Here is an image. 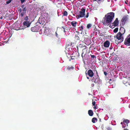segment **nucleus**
<instances>
[{"label": "nucleus", "instance_id": "29", "mask_svg": "<svg viewBox=\"0 0 130 130\" xmlns=\"http://www.w3.org/2000/svg\"><path fill=\"white\" fill-rule=\"evenodd\" d=\"M12 0H9V1H7L6 2V3L7 4H9L10 3L11 1Z\"/></svg>", "mask_w": 130, "mask_h": 130}, {"label": "nucleus", "instance_id": "39", "mask_svg": "<svg viewBox=\"0 0 130 130\" xmlns=\"http://www.w3.org/2000/svg\"><path fill=\"white\" fill-rule=\"evenodd\" d=\"M82 46V44H79V47H81V46Z\"/></svg>", "mask_w": 130, "mask_h": 130}, {"label": "nucleus", "instance_id": "23", "mask_svg": "<svg viewBox=\"0 0 130 130\" xmlns=\"http://www.w3.org/2000/svg\"><path fill=\"white\" fill-rule=\"evenodd\" d=\"M91 26V25L90 24H88L87 25V27L88 28H90Z\"/></svg>", "mask_w": 130, "mask_h": 130}, {"label": "nucleus", "instance_id": "14", "mask_svg": "<svg viewBox=\"0 0 130 130\" xmlns=\"http://www.w3.org/2000/svg\"><path fill=\"white\" fill-rule=\"evenodd\" d=\"M110 45V43L108 41H106L104 43V46L105 47H108Z\"/></svg>", "mask_w": 130, "mask_h": 130}, {"label": "nucleus", "instance_id": "17", "mask_svg": "<svg viewBox=\"0 0 130 130\" xmlns=\"http://www.w3.org/2000/svg\"><path fill=\"white\" fill-rule=\"evenodd\" d=\"M88 114L90 116H92L93 114L92 110H89L88 111Z\"/></svg>", "mask_w": 130, "mask_h": 130}, {"label": "nucleus", "instance_id": "12", "mask_svg": "<svg viewBox=\"0 0 130 130\" xmlns=\"http://www.w3.org/2000/svg\"><path fill=\"white\" fill-rule=\"evenodd\" d=\"M99 79L98 76V75L96 77H93V78L91 80L92 82H94V83H97L98 80Z\"/></svg>", "mask_w": 130, "mask_h": 130}, {"label": "nucleus", "instance_id": "1", "mask_svg": "<svg viewBox=\"0 0 130 130\" xmlns=\"http://www.w3.org/2000/svg\"><path fill=\"white\" fill-rule=\"evenodd\" d=\"M114 16L115 13L113 12L108 13L105 15L104 18V20H103L102 23L104 25H108L111 23Z\"/></svg>", "mask_w": 130, "mask_h": 130}, {"label": "nucleus", "instance_id": "37", "mask_svg": "<svg viewBox=\"0 0 130 130\" xmlns=\"http://www.w3.org/2000/svg\"><path fill=\"white\" fill-rule=\"evenodd\" d=\"M98 107L97 106H94V108L95 109H97L98 108Z\"/></svg>", "mask_w": 130, "mask_h": 130}, {"label": "nucleus", "instance_id": "30", "mask_svg": "<svg viewBox=\"0 0 130 130\" xmlns=\"http://www.w3.org/2000/svg\"><path fill=\"white\" fill-rule=\"evenodd\" d=\"M21 2V4H23L25 1L26 0H20Z\"/></svg>", "mask_w": 130, "mask_h": 130}, {"label": "nucleus", "instance_id": "24", "mask_svg": "<svg viewBox=\"0 0 130 130\" xmlns=\"http://www.w3.org/2000/svg\"><path fill=\"white\" fill-rule=\"evenodd\" d=\"M28 16H26L24 18V20L26 21H28Z\"/></svg>", "mask_w": 130, "mask_h": 130}, {"label": "nucleus", "instance_id": "38", "mask_svg": "<svg viewBox=\"0 0 130 130\" xmlns=\"http://www.w3.org/2000/svg\"><path fill=\"white\" fill-rule=\"evenodd\" d=\"M88 16H89V13H87V15H86V17L87 18H88Z\"/></svg>", "mask_w": 130, "mask_h": 130}, {"label": "nucleus", "instance_id": "8", "mask_svg": "<svg viewBox=\"0 0 130 130\" xmlns=\"http://www.w3.org/2000/svg\"><path fill=\"white\" fill-rule=\"evenodd\" d=\"M129 122V120L126 119L124 120L123 122H121V124L122 125V127L123 128H124L126 126H128V124Z\"/></svg>", "mask_w": 130, "mask_h": 130}, {"label": "nucleus", "instance_id": "27", "mask_svg": "<svg viewBox=\"0 0 130 130\" xmlns=\"http://www.w3.org/2000/svg\"><path fill=\"white\" fill-rule=\"evenodd\" d=\"M98 82L97 83L99 84L101 82V80L99 79H99L98 80Z\"/></svg>", "mask_w": 130, "mask_h": 130}, {"label": "nucleus", "instance_id": "36", "mask_svg": "<svg viewBox=\"0 0 130 130\" xmlns=\"http://www.w3.org/2000/svg\"><path fill=\"white\" fill-rule=\"evenodd\" d=\"M104 74L106 75L107 74V72H104Z\"/></svg>", "mask_w": 130, "mask_h": 130}, {"label": "nucleus", "instance_id": "15", "mask_svg": "<svg viewBox=\"0 0 130 130\" xmlns=\"http://www.w3.org/2000/svg\"><path fill=\"white\" fill-rule=\"evenodd\" d=\"M50 29L48 27H46L44 28V32L45 34L48 33L50 31Z\"/></svg>", "mask_w": 130, "mask_h": 130}, {"label": "nucleus", "instance_id": "22", "mask_svg": "<svg viewBox=\"0 0 130 130\" xmlns=\"http://www.w3.org/2000/svg\"><path fill=\"white\" fill-rule=\"evenodd\" d=\"M118 30V28H116L113 30V31L115 33H116Z\"/></svg>", "mask_w": 130, "mask_h": 130}, {"label": "nucleus", "instance_id": "4", "mask_svg": "<svg viewBox=\"0 0 130 130\" xmlns=\"http://www.w3.org/2000/svg\"><path fill=\"white\" fill-rule=\"evenodd\" d=\"M118 24L119 22L118 21V18H116L114 22L110 24V26L111 28H113L115 27L118 25Z\"/></svg>", "mask_w": 130, "mask_h": 130}, {"label": "nucleus", "instance_id": "26", "mask_svg": "<svg viewBox=\"0 0 130 130\" xmlns=\"http://www.w3.org/2000/svg\"><path fill=\"white\" fill-rule=\"evenodd\" d=\"M103 0H95V1H96L98 3H100Z\"/></svg>", "mask_w": 130, "mask_h": 130}, {"label": "nucleus", "instance_id": "10", "mask_svg": "<svg viewBox=\"0 0 130 130\" xmlns=\"http://www.w3.org/2000/svg\"><path fill=\"white\" fill-rule=\"evenodd\" d=\"M23 27L26 28L29 27L31 24V23L29 21H24L23 23Z\"/></svg>", "mask_w": 130, "mask_h": 130}, {"label": "nucleus", "instance_id": "31", "mask_svg": "<svg viewBox=\"0 0 130 130\" xmlns=\"http://www.w3.org/2000/svg\"><path fill=\"white\" fill-rule=\"evenodd\" d=\"M95 103H96L95 101H92V104L93 105L95 106Z\"/></svg>", "mask_w": 130, "mask_h": 130}, {"label": "nucleus", "instance_id": "34", "mask_svg": "<svg viewBox=\"0 0 130 130\" xmlns=\"http://www.w3.org/2000/svg\"><path fill=\"white\" fill-rule=\"evenodd\" d=\"M62 28L63 29V32H66V30H65V29L64 28V27H62Z\"/></svg>", "mask_w": 130, "mask_h": 130}, {"label": "nucleus", "instance_id": "35", "mask_svg": "<svg viewBox=\"0 0 130 130\" xmlns=\"http://www.w3.org/2000/svg\"><path fill=\"white\" fill-rule=\"evenodd\" d=\"M107 128L108 130H111V128L110 127H108Z\"/></svg>", "mask_w": 130, "mask_h": 130}, {"label": "nucleus", "instance_id": "41", "mask_svg": "<svg viewBox=\"0 0 130 130\" xmlns=\"http://www.w3.org/2000/svg\"><path fill=\"white\" fill-rule=\"evenodd\" d=\"M0 19H3V17H1L0 18Z\"/></svg>", "mask_w": 130, "mask_h": 130}, {"label": "nucleus", "instance_id": "11", "mask_svg": "<svg viewBox=\"0 0 130 130\" xmlns=\"http://www.w3.org/2000/svg\"><path fill=\"white\" fill-rule=\"evenodd\" d=\"M124 44L127 46H130V37L127 38L125 39Z\"/></svg>", "mask_w": 130, "mask_h": 130}, {"label": "nucleus", "instance_id": "42", "mask_svg": "<svg viewBox=\"0 0 130 130\" xmlns=\"http://www.w3.org/2000/svg\"><path fill=\"white\" fill-rule=\"evenodd\" d=\"M124 130H128V129H126L125 128V129H124Z\"/></svg>", "mask_w": 130, "mask_h": 130}, {"label": "nucleus", "instance_id": "5", "mask_svg": "<svg viewBox=\"0 0 130 130\" xmlns=\"http://www.w3.org/2000/svg\"><path fill=\"white\" fill-rule=\"evenodd\" d=\"M85 9L84 8L81 9L79 12V14L78 15L77 19H79L80 18H83L84 17L85 15Z\"/></svg>", "mask_w": 130, "mask_h": 130}, {"label": "nucleus", "instance_id": "16", "mask_svg": "<svg viewBox=\"0 0 130 130\" xmlns=\"http://www.w3.org/2000/svg\"><path fill=\"white\" fill-rule=\"evenodd\" d=\"M127 20V19L126 18H123L121 20V24H122L124 25Z\"/></svg>", "mask_w": 130, "mask_h": 130}, {"label": "nucleus", "instance_id": "7", "mask_svg": "<svg viewBox=\"0 0 130 130\" xmlns=\"http://www.w3.org/2000/svg\"><path fill=\"white\" fill-rule=\"evenodd\" d=\"M46 18L44 17H40L39 18L38 22L40 24L43 25L46 22Z\"/></svg>", "mask_w": 130, "mask_h": 130}, {"label": "nucleus", "instance_id": "20", "mask_svg": "<svg viewBox=\"0 0 130 130\" xmlns=\"http://www.w3.org/2000/svg\"><path fill=\"white\" fill-rule=\"evenodd\" d=\"M55 35L59 39H60V35L58 34L56 31L55 32Z\"/></svg>", "mask_w": 130, "mask_h": 130}, {"label": "nucleus", "instance_id": "13", "mask_svg": "<svg viewBox=\"0 0 130 130\" xmlns=\"http://www.w3.org/2000/svg\"><path fill=\"white\" fill-rule=\"evenodd\" d=\"M125 31V29L123 27L120 28V31L119 33H120L122 34H124Z\"/></svg>", "mask_w": 130, "mask_h": 130}, {"label": "nucleus", "instance_id": "33", "mask_svg": "<svg viewBox=\"0 0 130 130\" xmlns=\"http://www.w3.org/2000/svg\"><path fill=\"white\" fill-rule=\"evenodd\" d=\"M79 28L80 30H82L83 29V27L82 26H81V27H79Z\"/></svg>", "mask_w": 130, "mask_h": 130}, {"label": "nucleus", "instance_id": "19", "mask_svg": "<svg viewBox=\"0 0 130 130\" xmlns=\"http://www.w3.org/2000/svg\"><path fill=\"white\" fill-rule=\"evenodd\" d=\"M97 120L96 118H93L92 120V121L93 123H95L96 122Z\"/></svg>", "mask_w": 130, "mask_h": 130}, {"label": "nucleus", "instance_id": "44", "mask_svg": "<svg viewBox=\"0 0 130 130\" xmlns=\"http://www.w3.org/2000/svg\"><path fill=\"white\" fill-rule=\"evenodd\" d=\"M71 59H73V58H71Z\"/></svg>", "mask_w": 130, "mask_h": 130}, {"label": "nucleus", "instance_id": "21", "mask_svg": "<svg viewBox=\"0 0 130 130\" xmlns=\"http://www.w3.org/2000/svg\"><path fill=\"white\" fill-rule=\"evenodd\" d=\"M68 15L67 12L66 11H64L63 13V15L67 16Z\"/></svg>", "mask_w": 130, "mask_h": 130}, {"label": "nucleus", "instance_id": "32", "mask_svg": "<svg viewBox=\"0 0 130 130\" xmlns=\"http://www.w3.org/2000/svg\"><path fill=\"white\" fill-rule=\"evenodd\" d=\"M91 57L92 58H96V57L94 55H91Z\"/></svg>", "mask_w": 130, "mask_h": 130}, {"label": "nucleus", "instance_id": "28", "mask_svg": "<svg viewBox=\"0 0 130 130\" xmlns=\"http://www.w3.org/2000/svg\"><path fill=\"white\" fill-rule=\"evenodd\" d=\"M68 69L70 70V69H74V67H73L72 66L71 67H68L67 68Z\"/></svg>", "mask_w": 130, "mask_h": 130}, {"label": "nucleus", "instance_id": "18", "mask_svg": "<svg viewBox=\"0 0 130 130\" xmlns=\"http://www.w3.org/2000/svg\"><path fill=\"white\" fill-rule=\"evenodd\" d=\"M77 22L76 21H73L71 22V24L73 27H75L76 25Z\"/></svg>", "mask_w": 130, "mask_h": 130}, {"label": "nucleus", "instance_id": "25", "mask_svg": "<svg viewBox=\"0 0 130 130\" xmlns=\"http://www.w3.org/2000/svg\"><path fill=\"white\" fill-rule=\"evenodd\" d=\"M21 8L22 9H23L24 8H26V7H25L24 5H22L21 6Z\"/></svg>", "mask_w": 130, "mask_h": 130}, {"label": "nucleus", "instance_id": "40", "mask_svg": "<svg viewBox=\"0 0 130 130\" xmlns=\"http://www.w3.org/2000/svg\"><path fill=\"white\" fill-rule=\"evenodd\" d=\"M97 98H96L95 99V101H97Z\"/></svg>", "mask_w": 130, "mask_h": 130}, {"label": "nucleus", "instance_id": "43", "mask_svg": "<svg viewBox=\"0 0 130 130\" xmlns=\"http://www.w3.org/2000/svg\"><path fill=\"white\" fill-rule=\"evenodd\" d=\"M94 85L93 84H92V86H94Z\"/></svg>", "mask_w": 130, "mask_h": 130}, {"label": "nucleus", "instance_id": "9", "mask_svg": "<svg viewBox=\"0 0 130 130\" xmlns=\"http://www.w3.org/2000/svg\"><path fill=\"white\" fill-rule=\"evenodd\" d=\"M40 27L38 25H36L31 28V31L33 32H37L40 30Z\"/></svg>", "mask_w": 130, "mask_h": 130}, {"label": "nucleus", "instance_id": "6", "mask_svg": "<svg viewBox=\"0 0 130 130\" xmlns=\"http://www.w3.org/2000/svg\"><path fill=\"white\" fill-rule=\"evenodd\" d=\"M86 75L87 76V78L88 79H89V77L87 76L88 75L90 77H92L93 76V73L92 71L91 70H89L87 73L86 72Z\"/></svg>", "mask_w": 130, "mask_h": 130}, {"label": "nucleus", "instance_id": "2", "mask_svg": "<svg viewBox=\"0 0 130 130\" xmlns=\"http://www.w3.org/2000/svg\"><path fill=\"white\" fill-rule=\"evenodd\" d=\"M25 8L22 9L19 7L18 9V10L20 16L22 17L26 13V10Z\"/></svg>", "mask_w": 130, "mask_h": 130}, {"label": "nucleus", "instance_id": "3", "mask_svg": "<svg viewBox=\"0 0 130 130\" xmlns=\"http://www.w3.org/2000/svg\"><path fill=\"white\" fill-rule=\"evenodd\" d=\"M116 38L119 40H120V42H121L123 40L124 38L123 34L120 33H117L116 36Z\"/></svg>", "mask_w": 130, "mask_h": 130}]
</instances>
